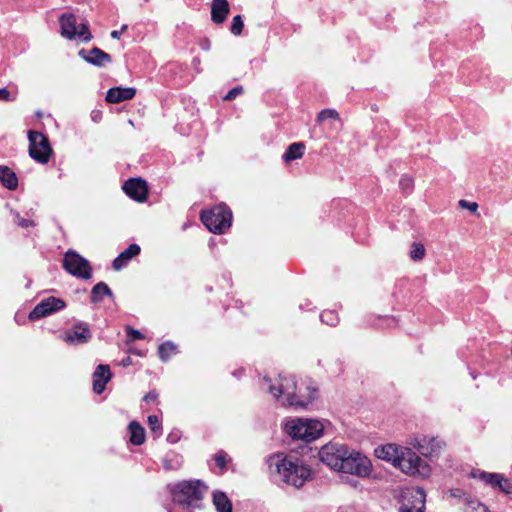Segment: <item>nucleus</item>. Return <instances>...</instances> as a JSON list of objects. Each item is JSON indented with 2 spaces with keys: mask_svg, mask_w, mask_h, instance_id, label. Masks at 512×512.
I'll use <instances>...</instances> for the list:
<instances>
[{
  "mask_svg": "<svg viewBox=\"0 0 512 512\" xmlns=\"http://www.w3.org/2000/svg\"><path fill=\"white\" fill-rule=\"evenodd\" d=\"M128 429L130 433V442L133 445L139 446L144 443L145 430L137 421L130 422Z\"/></svg>",
  "mask_w": 512,
  "mask_h": 512,
  "instance_id": "obj_24",
  "label": "nucleus"
},
{
  "mask_svg": "<svg viewBox=\"0 0 512 512\" xmlns=\"http://www.w3.org/2000/svg\"><path fill=\"white\" fill-rule=\"evenodd\" d=\"M499 490L504 492L505 494L509 495L512 498V480L503 477V480H502Z\"/></svg>",
  "mask_w": 512,
  "mask_h": 512,
  "instance_id": "obj_39",
  "label": "nucleus"
},
{
  "mask_svg": "<svg viewBox=\"0 0 512 512\" xmlns=\"http://www.w3.org/2000/svg\"><path fill=\"white\" fill-rule=\"evenodd\" d=\"M92 338L89 325L83 321H77L63 335V341L68 344L81 345L88 343Z\"/></svg>",
  "mask_w": 512,
  "mask_h": 512,
  "instance_id": "obj_12",
  "label": "nucleus"
},
{
  "mask_svg": "<svg viewBox=\"0 0 512 512\" xmlns=\"http://www.w3.org/2000/svg\"><path fill=\"white\" fill-rule=\"evenodd\" d=\"M371 470L372 464L369 458L361 452L349 448L339 472L365 478L370 475Z\"/></svg>",
  "mask_w": 512,
  "mask_h": 512,
  "instance_id": "obj_7",
  "label": "nucleus"
},
{
  "mask_svg": "<svg viewBox=\"0 0 512 512\" xmlns=\"http://www.w3.org/2000/svg\"><path fill=\"white\" fill-rule=\"evenodd\" d=\"M148 425L152 433L155 435V438L159 437L162 433V426L160 423V419L157 415L148 416Z\"/></svg>",
  "mask_w": 512,
  "mask_h": 512,
  "instance_id": "obj_32",
  "label": "nucleus"
},
{
  "mask_svg": "<svg viewBox=\"0 0 512 512\" xmlns=\"http://www.w3.org/2000/svg\"><path fill=\"white\" fill-rule=\"evenodd\" d=\"M126 333H127V336L131 340H142V339H144V335L142 334V332H140L139 330L134 329V328H132L130 326H128L126 328Z\"/></svg>",
  "mask_w": 512,
  "mask_h": 512,
  "instance_id": "obj_41",
  "label": "nucleus"
},
{
  "mask_svg": "<svg viewBox=\"0 0 512 512\" xmlns=\"http://www.w3.org/2000/svg\"><path fill=\"white\" fill-rule=\"evenodd\" d=\"M158 398V394L157 392L155 391H149L145 396H144V401L146 402H154L156 401Z\"/></svg>",
  "mask_w": 512,
  "mask_h": 512,
  "instance_id": "obj_46",
  "label": "nucleus"
},
{
  "mask_svg": "<svg viewBox=\"0 0 512 512\" xmlns=\"http://www.w3.org/2000/svg\"><path fill=\"white\" fill-rule=\"evenodd\" d=\"M305 145L302 142H295L288 146L282 158L285 162L299 159L303 156Z\"/></svg>",
  "mask_w": 512,
  "mask_h": 512,
  "instance_id": "obj_25",
  "label": "nucleus"
},
{
  "mask_svg": "<svg viewBox=\"0 0 512 512\" xmlns=\"http://www.w3.org/2000/svg\"><path fill=\"white\" fill-rule=\"evenodd\" d=\"M348 449L345 444L330 442L319 450V459L331 469L340 471Z\"/></svg>",
  "mask_w": 512,
  "mask_h": 512,
  "instance_id": "obj_10",
  "label": "nucleus"
},
{
  "mask_svg": "<svg viewBox=\"0 0 512 512\" xmlns=\"http://www.w3.org/2000/svg\"><path fill=\"white\" fill-rule=\"evenodd\" d=\"M263 390L268 391L282 406L306 408L317 398L318 389L310 379L298 381L288 373H280L275 379L264 377Z\"/></svg>",
  "mask_w": 512,
  "mask_h": 512,
  "instance_id": "obj_1",
  "label": "nucleus"
},
{
  "mask_svg": "<svg viewBox=\"0 0 512 512\" xmlns=\"http://www.w3.org/2000/svg\"><path fill=\"white\" fill-rule=\"evenodd\" d=\"M28 140L30 157L41 164L47 163L52 153L48 138L41 132L30 130Z\"/></svg>",
  "mask_w": 512,
  "mask_h": 512,
  "instance_id": "obj_9",
  "label": "nucleus"
},
{
  "mask_svg": "<svg viewBox=\"0 0 512 512\" xmlns=\"http://www.w3.org/2000/svg\"><path fill=\"white\" fill-rule=\"evenodd\" d=\"M136 89L132 87H112L107 91L106 101L109 103H120L132 99Z\"/></svg>",
  "mask_w": 512,
  "mask_h": 512,
  "instance_id": "obj_17",
  "label": "nucleus"
},
{
  "mask_svg": "<svg viewBox=\"0 0 512 512\" xmlns=\"http://www.w3.org/2000/svg\"><path fill=\"white\" fill-rule=\"evenodd\" d=\"M162 462L165 470H177L182 465V457L176 452L170 451L165 455Z\"/></svg>",
  "mask_w": 512,
  "mask_h": 512,
  "instance_id": "obj_27",
  "label": "nucleus"
},
{
  "mask_svg": "<svg viewBox=\"0 0 512 512\" xmlns=\"http://www.w3.org/2000/svg\"><path fill=\"white\" fill-rule=\"evenodd\" d=\"M31 284H32V280L28 279V281L25 284V288H27V289L30 288Z\"/></svg>",
  "mask_w": 512,
  "mask_h": 512,
  "instance_id": "obj_53",
  "label": "nucleus"
},
{
  "mask_svg": "<svg viewBox=\"0 0 512 512\" xmlns=\"http://www.w3.org/2000/svg\"><path fill=\"white\" fill-rule=\"evenodd\" d=\"M338 117L337 111L333 109H323L318 113L317 119L322 122L328 118L336 119Z\"/></svg>",
  "mask_w": 512,
  "mask_h": 512,
  "instance_id": "obj_36",
  "label": "nucleus"
},
{
  "mask_svg": "<svg viewBox=\"0 0 512 512\" xmlns=\"http://www.w3.org/2000/svg\"><path fill=\"white\" fill-rule=\"evenodd\" d=\"M502 480H503V476L501 474H499V478L491 480V482L488 485H490L493 488L500 489Z\"/></svg>",
  "mask_w": 512,
  "mask_h": 512,
  "instance_id": "obj_47",
  "label": "nucleus"
},
{
  "mask_svg": "<svg viewBox=\"0 0 512 512\" xmlns=\"http://www.w3.org/2000/svg\"><path fill=\"white\" fill-rule=\"evenodd\" d=\"M181 431L177 428L173 429L168 435H167V442L171 444L177 443L181 439Z\"/></svg>",
  "mask_w": 512,
  "mask_h": 512,
  "instance_id": "obj_42",
  "label": "nucleus"
},
{
  "mask_svg": "<svg viewBox=\"0 0 512 512\" xmlns=\"http://www.w3.org/2000/svg\"><path fill=\"white\" fill-rule=\"evenodd\" d=\"M478 477H479L480 480H482L486 484H489L491 482V480L499 478V474L498 473H490V472L480 471L478 473Z\"/></svg>",
  "mask_w": 512,
  "mask_h": 512,
  "instance_id": "obj_40",
  "label": "nucleus"
},
{
  "mask_svg": "<svg viewBox=\"0 0 512 512\" xmlns=\"http://www.w3.org/2000/svg\"><path fill=\"white\" fill-rule=\"evenodd\" d=\"M66 307V303L61 298L54 296L47 297L41 300L33 309L30 311L28 318L31 321L39 320L41 318L52 315L58 311L63 310Z\"/></svg>",
  "mask_w": 512,
  "mask_h": 512,
  "instance_id": "obj_11",
  "label": "nucleus"
},
{
  "mask_svg": "<svg viewBox=\"0 0 512 512\" xmlns=\"http://www.w3.org/2000/svg\"><path fill=\"white\" fill-rule=\"evenodd\" d=\"M69 40H80L82 42H88L92 39V34H62Z\"/></svg>",
  "mask_w": 512,
  "mask_h": 512,
  "instance_id": "obj_38",
  "label": "nucleus"
},
{
  "mask_svg": "<svg viewBox=\"0 0 512 512\" xmlns=\"http://www.w3.org/2000/svg\"><path fill=\"white\" fill-rule=\"evenodd\" d=\"M60 32H77L78 19L73 13H63L59 17Z\"/></svg>",
  "mask_w": 512,
  "mask_h": 512,
  "instance_id": "obj_23",
  "label": "nucleus"
},
{
  "mask_svg": "<svg viewBox=\"0 0 512 512\" xmlns=\"http://www.w3.org/2000/svg\"><path fill=\"white\" fill-rule=\"evenodd\" d=\"M177 352V346L172 341H165L158 347V356L162 362H167Z\"/></svg>",
  "mask_w": 512,
  "mask_h": 512,
  "instance_id": "obj_28",
  "label": "nucleus"
},
{
  "mask_svg": "<svg viewBox=\"0 0 512 512\" xmlns=\"http://www.w3.org/2000/svg\"><path fill=\"white\" fill-rule=\"evenodd\" d=\"M269 473L275 483L302 487L311 476V470L298 457L276 453L268 457Z\"/></svg>",
  "mask_w": 512,
  "mask_h": 512,
  "instance_id": "obj_2",
  "label": "nucleus"
},
{
  "mask_svg": "<svg viewBox=\"0 0 512 512\" xmlns=\"http://www.w3.org/2000/svg\"><path fill=\"white\" fill-rule=\"evenodd\" d=\"M111 35H112V37H113V38L120 39V36H121L122 34H111Z\"/></svg>",
  "mask_w": 512,
  "mask_h": 512,
  "instance_id": "obj_54",
  "label": "nucleus"
},
{
  "mask_svg": "<svg viewBox=\"0 0 512 512\" xmlns=\"http://www.w3.org/2000/svg\"><path fill=\"white\" fill-rule=\"evenodd\" d=\"M478 512H487V507L481 503H478Z\"/></svg>",
  "mask_w": 512,
  "mask_h": 512,
  "instance_id": "obj_50",
  "label": "nucleus"
},
{
  "mask_svg": "<svg viewBox=\"0 0 512 512\" xmlns=\"http://www.w3.org/2000/svg\"><path fill=\"white\" fill-rule=\"evenodd\" d=\"M213 459L215 461L216 466L220 470V474H223L227 470V464L231 461V458L223 450H220L216 454H214Z\"/></svg>",
  "mask_w": 512,
  "mask_h": 512,
  "instance_id": "obj_29",
  "label": "nucleus"
},
{
  "mask_svg": "<svg viewBox=\"0 0 512 512\" xmlns=\"http://www.w3.org/2000/svg\"><path fill=\"white\" fill-rule=\"evenodd\" d=\"M207 486L200 480H188L177 483L171 490L173 502L184 509L201 507Z\"/></svg>",
  "mask_w": 512,
  "mask_h": 512,
  "instance_id": "obj_4",
  "label": "nucleus"
},
{
  "mask_svg": "<svg viewBox=\"0 0 512 512\" xmlns=\"http://www.w3.org/2000/svg\"><path fill=\"white\" fill-rule=\"evenodd\" d=\"M244 28V22L241 15H236L232 19L230 32H242Z\"/></svg>",
  "mask_w": 512,
  "mask_h": 512,
  "instance_id": "obj_35",
  "label": "nucleus"
},
{
  "mask_svg": "<svg viewBox=\"0 0 512 512\" xmlns=\"http://www.w3.org/2000/svg\"><path fill=\"white\" fill-rule=\"evenodd\" d=\"M242 93H243V87L236 86L227 92V94L223 97V100L231 101V100L235 99L237 96L241 95Z\"/></svg>",
  "mask_w": 512,
  "mask_h": 512,
  "instance_id": "obj_37",
  "label": "nucleus"
},
{
  "mask_svg": "<svg viewBox=\"0 0 512 512\" xmlns=\"http://www.w3.org/2000/svg\"><path fill=\"white\" fill-rule=\"evenodd\" d=\"M138 356H143V354L141 352H139V350H136L135 352Z\"/></svg>",
  "mask_w": 512,
  "mask_h": 512,
  "instance_id": "obj_55",
  "label": "nucleus"
},
{
  "mask_svg": "<svg viewBox=\"0 0 512 512\" xmlns=\"http://www.w3.org/2000/svg\"><path fill=\"white\" fill-rule=\"evenodd\" d=\"M213 504L217 512H232L233 505L226 493L215 491L213 493Z\"/></svg>",
  "mask_w": 512,
  "mask_h": 512,
  "instance_id": "obj_22",
  "label": "nucleus"
},
{
  "mask_svg": "<svg viewBox=\"0 0 512 512\" xmlns=\"http://www.w3.org/2000/svg\"><path fill=\"white\" fill-rule=\"evenodd\" d=\"M440 449L441 441L436 438L427 439L424 437L418 441V452L425 457L433 456Z\"/></svg>",
  "mask_w": 512,
  "mask_h": 512,
  "instance_id": "obj_20",
  "label": "nucleus"
},
{
  "mask_svg": "<svg viewBox=\"0 0 512 512\" xmlns=\"http://www.w3.org/2000/svg\"><path fill=\"white\" fill-rule=\"evenodd\" d=\"M122 189L127 196L137 202L146 201L149 193L147 182L140 177L129 178L124 182Z\"/></svg>",
  "mask_w": 512,
  "mask_h": 512,
  "instance_id": "obj_13",
  "label": "nucleus"
},
{
  "mask_svg": "<svg viewBox=\"0 0 512 512\" xmlns=\"http://www.w3.org/2000/svg\"><path fill=\"white\" fill-rule=\"evenodd\" d=\"M138 356H143V354L141 352H139V350H136L135 352Z\"/></svg>",
  "mask_w": 512,
  "mask_h": 512,
  "instance_id": "obj_56",
  "label": "nucleus"
},
{
  "mask_svg": "<svg viewBox=\"0 0 512 512\" xmlns=\"http://www.w3.org/2000/svg\"><path fill=\"white\" fill-rule=\"evenodd\" d=\"M111 377L110 367L105 364H99L93 373V391L96 394H101Z\"/></svg>",
  "mask_w": 512,
  "mask_h": 512,
  "instance_id": "obj_15",
  "label": "nucleus"
},
{
  "mask_svg": "<svg viewBox=\"0 0 512 512\" xmlns=\"http://www.w3.org/2000/svg\"><path fill=\"white\" fill-rule=\"evenodd\" d=\"M63 268L77 278L88 280L92 277V267L89 261L71 249L64 255Z\"/></svg>",
  "mask_w": 512,
  "mask_h": 512,
  "instance_id": "obj_8",
  "label": "nucleus"
},
{
  "mask_svg": "<svg viewBox=\"0 0 512 512\" xmlns=\"http://www.w3.org/2000/svg\"><path fill=\"white\" fill-rule=\"evenodd\" d=\"M101 118V113L99 111H93L92 112V120L95 122H98Z\"/></svg>",
  "mask_w": 512,
  "mask_h": 512,
  "instance_id": "obj_49",
  "label": "nucleus"
},
{
  "mask_svg": "<svg viewBox=\"0 0 512 512\" xmlns=\"http://www.w3.org/2000/svg\"><path fill=\"white\" fill-rule=\"evenodd\" d=\"M284 430L295 440L311 442L322 435L324 425L316 419L295 418L285 423Z\"/></svg>",
  "mask_w": 512,
  "mask_h": 512,
  "instance_id": "obj_5",
  "label": "nucleus"
},
{
  "mask_svg": "<svg viewBox=\"0 0 512 512\" xmlns=\"http://www.w3.org/2000/svg\"><path fill=\"white\" fill-rule=\"evenodd\" d=\"M200 45L203 50H209V48H210V42L206 38L201 41Z\"/></svg>",
  "mask_w": 512,
  "mask_h": 512,
  "instance_id": "obj_48",
  "label": "nucleus"
},
{
  "mask_svg": "<svg viewBox=\"0 0 512 512\" xmlns=\"http://www.w3.org/2000/svg\"><path fill=\"white\" fill-rule=\"evenodd\" d=\"M200 218L206 228L215 234L224 233L232 224V212L224 204L202 211Z\"/></svg>",
  "mask_w": 512,
  "mask_h": 512,
  "instance_id": "obj_6",
  "label": "nucleus"
},
{
  "mask_svg": "<svg viewBox=\"0 0 512 512\" xmlns=\"http://www.w3.org/2000/svg\"><path fill=\"white\" fill-rule=\"evenodd\" d=\"M141 248L138 244H130L124 251H122L112 262V268L116 271L124 268L128 262L140 254Z\"/></svg>",
  "mask_w": 512,
  "mask_h": 512,
  "instance_id": "obj_16",
  "label": "nucleus"
},
{
  "mask_svg": "<svg viewBox=\"0 0 512 512\" xmlns=\"http://www.w3.org/2000/svg\"><path fill=\"white\" fill-rule=\"evenodd\" d=\"M425 254H426V250L422 243H420V242L412 243L409 255L413 261L422 260L425 256Z\"/></svg>",
  "mask_w": 512,
  "mask_h": 512,
  "instance_id": "obj_30",
  "label": "nucleus"
},
{
  "mask_svg": "<svg viewBox=\"0 0 512 512\" xmlns=\"http://www.w3.org/2000/svg\"><path fill=\"white\" fill-rule=\"evenodd\" d=\"M77 32H90L89 22L85 19H80V22H78Z\"/></svg>",
  "mask_w": 512,
  "mask_h": 512,
  "instance_id": "obj_44",
  "label": "nucleus"
},
{
  "mask_svg": "<svg viewBox=\"0 0 512 512\" xmlns=\"http://www.w3.org/2000/svg\"><path fill=\"white\" fill-rule=\"evenodd\" d=\"M0 182L8 190H16L18 187V178L15 172L5 165H0Z\"/></svg>",
  "mask_w": 512,
  "mask_h": 512,
  "instance_id": "obj_21",
  "label": "nucleus"
},
{
  "mask_svg": "<svg viewBox=\"0 0 512 512\" xmlns=\"http://www.w3.org/2000/svg\"><path fill=\"white\" fill-rule=\"evenodd\" d=\"M399 186L406 194L410 193L413 189V180L411 177L404 175L400 178Z\"/></svg>",
  "mask_w": 512,
  "mask_h": 512,
  "instance_id": "obj_34",
  "label": "nucleus"
},
{
  "mask_svg": "<svg viewBox=\"0 0 512 512\" xmlns=\"http://www.w3.org/2000/svg\"><path fill=\"white\" fill-rule=\"evenodd\" d=\"M104 297L114 299V294L105 282H98L91 289L90 301L93 304H99Z\"/></svg>",
  "mask_w": 512,
  "mask_h": 512,
  "instance_id": "obj_19",
  "label": "nucleus"
},
{
  "mask_svg": "<svg viewBox=\"0 0 512 512\" xmlns=\"http://www.w3.org/2000/svg\"><path fill=\"white\" fill-rule=\"evenodd\" d=\"M130 363H131V358L130 357H126V358H124L122 360V365L123 366H128V365H130Z\"/></svg>",
  "mask_w": 512,
  "mask_h": 512,
  "instance_id": "obj_51",
  "label": "nucleus"
},
{
  "mask_svg": "<svg viewBox=\"0 0 512 512\" xmlns=\"http://www.w3.org/2000/svg\"><path fill=\"white\" fill-rule=\"evenodd\" d=\"M375 455L382 460L391 462L402 472L420 477H428L430 466L410 448L398 447L395 444L382 445L375 449Z\"/></svg>",
  "mask_w": 512,
  "mask_h": 512,
  "instance_id": "obj_3",
  "label": "nucleus"
},
{
  "mask_svg": "<svg viewBox=\"0 0 512 512\" xmlns=\"http://www.w3.org/2000/svg\"><path fill=\"white\" fill-rule=\"evenodd\" d=\"M416 504L412 506L402 505L399 512H424L425 511V493L422 489L416 490Z\"/></svg>",
  "mask_w": 512,
  "mask_h": 512,
  "instance_id": "obj_26",
  "label": "nucleus"
},
{
  "mask_svg": "<svg viewBox=\"0 0 512 512\" xmlns=\"http://www.w3.org/2000/svg\"><path fill=\"white\" fill-rule=\"evenodd\" d=\"M36 116H37V117H41V116H42V113H41V112H37V113H36Z\"/></svg>",
  "mask_w": 512,
  "mask_h": 512,
  "instance_id": "obj_57",
  "label": "nucleus"
},
{
  "mask_svg": "<svg viewBox=\"0 0 512 512\" xmlns=\"http://www.w3.org/2000/svg\"><path fill=\"white\" fill-rule=\"evenodd\" d=\"M78 54L86 62L99 67L111 62V56L97 47L90 50L81 49Z\"/></svg>",
  "mask_w": 512,
  "mask_h": 512,
  "instance_id": "obj_14",
  "label": "nucleus"
},
{
  "mask_svg": "<svg viewBox=\"0 0 512 512\" xmlns=\"http://www.w3.org/2000/svg\"><path fill=\"white\" fill-rule=\"evenodd\" d=\"M320 320L331 327H334L339 322L338 314L334 310H325L320 314Z\"/></svg>",
  "mask_w": 512,
  "mask_h": 512,
  "instance_id": "obj_31",
  "label": "nucleus"
},
{
  "mask_svg": "<svg viewBox=\"0 0 512 512\" xmlns=\"http://www.w3.org/2000/svg\"><path fill=\"white\" fill-rule=\"evenodd\" d=\"M0 100L6 102L13 101V98H11V93L8 89L0 88Z\"/></svg>",
  "mask_w": 512,
  "mask_h": 512,
  "instance_id": "obj_45",
  "label": "nucleus"
},
{
  "mask_svg": "<svg viewBox=\"0 0 512 512\" xmlns=\"http://www.w3.org/2000/svg\"><path fill=\"white\" fill-rule=\"evenodd\" d=\"M459 206L469 210L471 213H475L478 209V204L476 202H469L466 200H460Z\"/></svg>",
  "mask_w": 512,
  "mask_h": 512,
  "instance_id": "obj_43",
  "label": "nucleus"
},
{
  "mask_svg": "<svg viewBox=\"0 0 512 512\" xmlns=\"http://www.w3.org/2000/svg\"><path fill=\"white\" fill-rule=\"evenodd\" d=\"M128 26L126 24H123L120 28L119 32H125L127 30ZM112 32H118L117 30H113Z\"/></svg>",
  "mask_w": 512,
  "mask_h": 512,
  "instance_id": "obj_52",
  "label": "nucleus"
},
{
  "mask_svg": "<svg viewBox=\"0 0 512 512\" xmlns=\"http://www.w3.org/2000/svg\"><path fill=\"white\" fill-rule=\"evenodd\" d=\"M14 215V222L22 227V228H29L34 227L36 224L33 220L25 219L21 217V215L18 212H13Z\"/></svg>",
  "mask_w": 512,
  "mask_h": 512,
  "instance_id": "obj_33",
  "label": "nucleus"
},
{
  "mask_svg": "<svg viewBox=\"0 0 512 512\" xmlns=\"http://www.w3.org/2000/svg\"><path fill=\"white\" fill-rule=\"evenodd\" d=\"M229 3L227 0H213L211 4V20L220 24L223 23L229 13Z\"/></svg>",
  "mask_w": 512,
  "mask_h": 512,
  "instance_id": "obj_18",
  "label": "nucleus"
}]
</instances>
